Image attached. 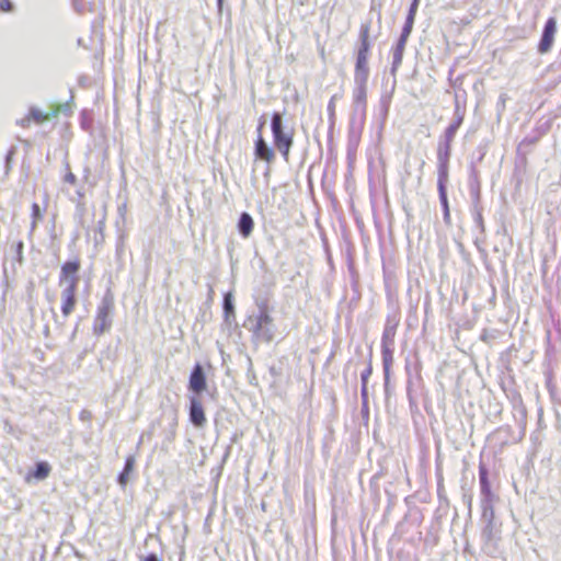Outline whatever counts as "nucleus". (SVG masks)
<instances>
[{"label": "nucleus", "mask_w": 561, "mask_h": 561, "mask_svg": "<svg viewBox=\"0 0 561 561\" xmlns=\"http://www.w3.org/2000/svg\"><path fill=\"white\" fill-rule=\"evenodd\" d=\"M362 408L368 409V386H360Z\"/></svg>", "instance_id": "35"}, {"label": "nucleus", "mask_w": 561, "mask_h": 561, "mask_svg": "<svg viewBox=\"0 0 561 561\" xmlns=\"http://www.w3.org/2000/svg\"><path fill=\"white\" fill-rule=\"evenodd\" d=\"M134 467H135V457L128 456L125 460L124 469L122 470V472H119V474L117 477V482L122 486H125L127 484V482L129 480V473L134 470Z\"/></svg>", "instance_id": "23"}, {"label": "nucleus", "mask_w": 561, "mask_h": 561, "mask_svg": "<svg viewBox=\"0 0 561 561\" xmlns=\"http://www.w3.org/2000/svg\"><path fill=\"white\" fill-rule=\"evenodd\" d=\"M420 1L421 0H412L409 11H408V14H407L408 19L415 20V15H416V12H417V9L420 5Z\"/></svg>", "instance_id": "34"}, {"label": "nucleus", "mask_w": 561, "mask_h": 561, "mask_svg": "<svg viewBox=\"0 0 561 561\" xmlns=\"http://www.w3.org/2000/svg\"><path fill=\"white\" fill-rule=\"evenodd\" d=\"M447 183H448V179H437V191H438L439 203H440V206L443 209V219L447 226H450L451 218H450V208H449V202H448V196H447Z\"/></svg>", "instance_id": "12"}, {"label": "nucleus", "mask_w": 561, "mask_h": 561, "mask_svg": "<svg viewBox=\"0 0 561 561\" xmlns=\"http://www.w3.org/2000/svg\"><path fill=\"white\" fill-rule=\"evenodd\" d=\"M369 75L354 73V111L365 115L367 100V81Z\"/></svg>", "instance_id": "7"}, {"label": "nucleus", "mask_w": 561, "mask_h": 561, "mask_svg": "<svg viewBox=\"0 0 561 561\" xmlns=\"http://www.w3.org/2000/svg\"><path fill=\"white\" fill-rule=\"evenodd\" d=\"M42 217H43V215H42V209H41L39 205L34 203L32 205V218H33L32 229H34L36 227L37 221L41 220Z\"/></svg>", "instance_id": "32"}, {"label": "nucleus", "mask_w": 561, "mask_h": 561, "mask_svg": "<svg viewBox=\"0 0 561 561\" xmlns=\"http://www.w3.org/2000/svg\"><path fill=\"white\" fill-rule=\"evenodd\" d=\"M456 115H466V101L461 102V95L459 93L455 94V111Z\"/></svg>", "instance_id": "31"}, {"label": "nucleus", "mask_w": 561, "mask_h": 561, "mask_svg": "<svg viewBox=\"0 0 561 561\" xmlns=\"http://www.w3.org/2000/svg\"><path fill=\"white\" fill-rule=\"evenodd\" d=\"M188 420L197 428H203L207 422L205 411L199 397H188Z\"/></svg>", "instance_id": "11"}, {"label": "nucleus", "mask_w": 561, "mask_h": 561, "mask_svg": "<svg viewBox=\"0 0 561 561\" xmlns=\"http://www.w3.org/2000/svg\"><path fill=\"white\" fill-rule=\"evenodd\" d=\"M254 302H255L257 312L273 311V307L270 305V295L267 293L264 295L255 296Z\"/></svg>", "instance_id": "28"}, {"label": "nucleus", "mask_w": 561, "mask_h": 561, "mask_svg": "<svg viewBox=\"0 0 561 561\" xmlns=\"http://www.w3.org/2000/svg\"><path fill=\"white\" fill-rule=\"evenodd\" d=\"M110 561H115V560H110Z\"/></svg>", "instance_id": "50"}, {"label": "nucleus", "mask_w": 561, "mask_h": 561, "mask_svg": "<svg viewBox=\"0 0 561 561\" xmlns=\"http://www.w3.org/2000/svg\"><path fill=\"white\" fill-rule=\"evenodd\" d=\"M493 499H481V519L483 523L494 522Z\"/></svg>", "instance_id": "24"}, {"label": "nucleus", "mask_w": 561, "mask_h": 561, "mask_svg": "<svg viewBox=\"0 0 561 561\" xmlns=\"http://www.w3.org/2000/svg\"><path fill=\"white\" fill-rule=\"evenodd\" d=\"M466 115H456L454 114L453 122L448 125V127L444 131V136L448 138H455L459 127L462 125Z\"/></svg>", "instance_id": "26"}, {"label": "nucleus", "mask_w": 561, "mask_h": 561, "mask_svg": "<svg viewBox=\"0 0 561 561\" xmlns=\"http://www.w3.org/2000/svg\"><path fill=\"white\" fill-rule=\"evenodd\" d=\"M271 130L275 148L285 161L289 159V151L294 145V131L284 124L283 115L274 112L271 117Z\"/></svg>", "instance_id": "2"}, {"label": "nucleus", "mask_w": 561, "mask_h": 561, "mask_svg": "<svg viewBox=\"0 0 561 561\" xmlns=\"http://www.w3.org/2000/svg\"><path fill=\"white\" fill-rule=\"evenodd\" d=\"M222 310H224V323L229 328L232 325H237L234 298H233V295L231 291H228L224 295Z\"/></svg>", "instance_id": "15"}, {"label": "nucleus", "mask_w": 561, "mask_h": 561, "mask_svg": "<svg viewBox=\"0 0 561 561\" xmlns=\"http://www.w3.org/2000/svg\"><path fill=\"white\" fill-rule=\"evenodd\" d=\"M224 1L225 0H217V7H218L219 11H221V9H222Z\"/></svg>", "instance_id": "47"}, {"label": "nucleus", "mask_w": 561, "mask_h": 561, "mask_svg": "<svg viewBox=\"0 0 561 561\" xmlns=\"http://www.w3.org/2000/svg\"><path fill=\"white\" fill-rule=\"evenodd\" d=\"M484 527L481 531V538L483 541V551L491 556L496 551V540L500 539V529L496 527L495 522L484 523Z\"/></svg>", "instance_id": "10"}, {"label": "nucleus", "mask_w": 561, "mask_h": 561, "mask_svg": "<svg viewBox=\"0 0 561 561\" xmlns=\"http://www.w3.org/2000/svg\"><path fill=\"white\" fill-rule=\"evenodd\" d=\"M58 114L59 110H53L50 112L43 113L36 107H31L28 116L21 119L20 123L23 127L28 126L30 119H33L36 124H43L44 122L56 117Z\"/></svg>", "instance_id": "16"}, {"label": "nucleus", "mask_w": 561, "mask_h": 561, "mask_svg": "<svg viewBox=\"0 0 561 561\" xmlns=\"http://www.w3.org/2000/svg\"><path fill=\"white\" fill-rule=\"evenodd\" d=\"M397 325H398L397 322L391 321L389 318L387 319V322H386V325H385V329L382 332L381 346L386 345L389 347H393L394 336H396V332H397Z\"/></svg>", "instance_id": "21"}, {"label": "nucleus", "mask_w": 561, "mask_h": 561, "mask_svg": "<svg viewBox=\"0 0 561 561\" xmlns=\"http://www.w3.org/2000/svg\"><path fill=\"white\" fill-rule=\"evenodd\" d=\"M115 307V298L112 290L108 288L99 307L93 322V333L94 335H102L103 333L110 331L113 322Z\"/></svg>", "instance_id": "3"}, {"label": "nucleus", "mask_w": 561, "mask_h": 561, "mask_svg": "<svg viewBox=\"0 0 561 561\" xmlns=\"http://www.w3.org/2000/svg\"><path fill=\"white\" fill-rule=\"evenodd\" d=\"M369 32H370V22L363 23L359 30V44L356 50V62H355V72L362 75H369L368 68V56L370 50V41H369Z\"/></svg>", "instance_id": "4"}, {"label": "nucleus", "mask_w": 561, "mask_h": 561, "mask_svg": "<svg viewBox=\"0 0 561 561\" xmlns=\"http://www.w3.org/2000/svg\"><path fill=\"white\" fill-rule=\"evenodd\" d=\"M479 482L481 490V499H494L489 480V470L482 462L479 465Z\"/></svg>", "instance_id": "18"}, {"label": "nucleus", "mask_w": 561, "mask_h": 561, "mask_svg": "<svg viewBox=\"0 0 561 561\" xmlns=\"http://www.w3.org/2000/svg\"><path fill=\"white\" fill-rule=\"evenodd\" d=\"M271 313L272 311H262L247 318L243 327L252 333L253 339L265 343L274 340L276 327Z\"/></svg>", "instance_id": "1"}, {"label": "nucleus", "mask_w": 561, "mask_h": 561, "mask_svg": "<svg viewBox=\"0 0 561 561\" xmlns=\"http://www.w3.org/2000/svg\"><path fill=\"white\" fill-rule=\"evenodd\" d=\"M14 152H15V148H14V147H12V148L8 151V153H7V156H5V163H7V167L9 165V163H10V161H11V159H12V157H13Z\"/></svg>", "instance_id": "43"}, {"label": "nucleus", "mask_w": 561, "mask_h": 561, "mask_svg": "<svg viewBox=\"0 0 561 561\" xmlns=\"http://www.w3.org/2000/svg\"><path fill=\"white\" fill-rule=\"evenodd\" d=\"M328 112L331 118L334 117L335 112V96H332L329 104H328Z\"/></svg>", "instance_id": "41"}, {"label": "nucleus", "mask_w": 561, "mask_h": 561, "mask_svg": "<svg viewBox=\"0 0 561 561\" xmlns=\"http://www.w3.org/2000/svg\"><path fill=\"white\" fill-rule=\"evenodd\" d=\"M382 369H383V388L386 394L389 392L390 369L393 363V347L381 346Z\"/></svg>", "instance_id": "14"}, {"label": "nucleus", "mask_w": 561, "mask_h": 561, "mask_svg": "<svg viewBox=\"0 0 561 561\" xmlns=\"http://www.w3.org/2000/svg\"><path fill=\"white\" fill-rule=\"evenodd\" d=\"M23 249H24V243L23 241H18L15 244H14V250H15V254H16V261L22 264L23 263Z\"/></svg>", "instance_id": "36"}, {"label": "nucleus", "mask_w": 561, "mask_h": 561, "mask_svg": "<svg viewBox=\"0 0 561 561\" xmlns=\"http://www.w3.org/2000/svg\"><path fill=\"white\" fill-rule=\"evenodd\" d=\"M408 38H409V36L400 34V36L397 41V44L405 47Z\"/></svg>", "instance_id": "42"}, {"label": "nucleus", "mask_w": 561, "mask_h": 561, "mask_svg": "<svg viewBox=\"0 0 561 561\" xmlns=\"http://www.w3.org/2000/svg\"><path fill=\"white\" fill-rule=\"evenodd\" d=\"M66 169L68 170L67 173L65 174V178H64V181L66 183H69L71 185H75L77 183V176L69 170V163L66 162Z\"/></svg>", "instance_id": "38"}, {"label": "nucleus", "mask_w": 561, "mask_h": 561, "mask_svg": "<svg viewBox=\"0 0 561 561\" xmlns=\"http://www.w3.org/2000/svg\"><path fill=\"white\" fill-rule=\"evenodd\" d=\"M254 156L256 159L264 160L267 164L272 163L275 159V152L273 148L268 146L262 135H257L254 142Z\"/></svg>", "instance_id": "13"}, {"label": "nucleus", "mask_w": 561, "mask_h": 561, "mask_svg": "<svg viewBox=\"0 0 561 561\" xmlns=\"http://www.w3.org/2000/svg\"><path fill=\"white\" fill-rule=\"evenodd\" d=\"M80 268L81 262L78 256H76L72 260L66 261L60 268L58 280L59 286L77 290Z\"/></svg>", "instance_id": "5"}, {"label": "nucleus", "mask_w": 561, "mask_h": 561, "mask_svg": "<svg viewBox=\"0 0 561 561\" xmlns=\"http://www.w3.org/2000/svg\"><path fill=\"white\" fill-rule=\"evenodd\" d=\"M407 392H408V396H410V389L408 388L407 389ZM411 399V397H409Z\"/></svg>", "instance_id": "49"}, {"label": "nucleus", "mask_w": 561, "mask_h": 561, "mask_svg": "<svg viewBox=\"0 0 561 561\" xmlns=\"http://www.w3.org/2000/svg\"><path fill=\"white\" fill-rule=\"evenodd\" d=\"M271 173V168L267 167L266 170H265V173H264V176L267 178Z\"/></svg>", "instance_id": "48"}, {"label": "nucleus", "mask_w": 561, "mask_h": 561, "mask_svg": "<svg viewBox=\"0 0 561 561\" xmlns=\"http://www.w3.org/2000/svg\"><path fill=\"white\" fill-rule=\"evenodd\" d=\"M404 49H405L404 46H400V45L396 44V46L392 50V64H391V69H390V72L392 76H396V72L398 71L399 67L402 64Z\"/></svg>", "instance_id": "25"}, {"label": "nucleus", "mask_w": 561, "mask_h": 561, "mask_svg": "<svg viewBox=\"0 0 561 561\" xmlns=\"http://www.w3.org/2000/svg\"><path fill=\"white\" fill-rule=\"evenodd\" d=\"M371 374H373V352L370 351L368 360H367V366L360 374V383L368 386V380H369Z\"/></svg>", "instance_id": "30"}, {"label": "nucleus", "mask_w": 561, "mask_h": 561, "mask_svg": "<svg viewBox=\"0 0 561 561\" xmlns=\"http://www.w3.org/2000/svg\"><path fill=\"white\" fill-rule=\"evenodd\" d=\"M56 110H59V113H67L70 111V105L68 103L60 104Z\"/></svg>", "instance_id": "44"}, {"label": "nucleus", "mask_w": 561, "mask_h": 561, "mask_svg": "<svg viewBox=\"0 0 561 561\" xmlns=\"http://www.w3.org/2000/svg\"><path fill=\"white\" fill-rule=\"evenodd\" d=\"M0 11H2V12L13 11V3L10 0H0Z\"/></svg>", "instance_id": "39"}, {"label": "nucleus", "mask_w": 561, "mask_h": 561, "mask_svg": "<svg viewBox=\"0 0 561 561\" xmlns=\"http://www.w3.org/2000/svg\"><path fill=\"white\" fill-rule=\"evenodd\" d=\"M265 123H266L265 119L263 117H261L257 128H256L257 135H262V129H263Z\"/></svg>", "instance_id": "45"}, {"label": "nucleus", "mask_w": 561, "mask_h": 561, "mask_svg": "<svg viewBox=\"0 0 561 561\" xmlns=\"http://www.w3.org/2000/svg\"><path fill=\"white\" fill-rule=\"evenodd\" d=\"M51 471V467L47 461H37L34 466L33 471L28 474L38 481L45 480Z\"/></svg>", "instance_id": "22"}, {"label": "nucleus", "mask_w": 561, "mask_h": 561, "mask_svg": "<svg viewBox=\"0 0 561 561\" xmlns=\"http://www.w3.org/2000/svg\"><path fill=\"white\" fill-rule=\"evenodd\" d=\"M140 561H163L162 558H160L157 553L150 552L146 556L139 557Z\"/></svg>", "instance_id": "40"}, {"label": "nucleus", "mask_w": 561, "mask_h": 561, "mask_svg": "<svg viewBox=\"0 0 561 561\" xmlns=\"http://www.w3.org/2000/svg\"><path fill=\"white\" fill-rule=\"evenodd\" d=\"M77 290L70 288H64L61 291V312L64 317H68L75 309L77 304L76 298Z\"/></svg>", "instance_id": "19"}, {"label": "nucleus", "mask_w": 561, "mask_h": 561, "mask_svg": "<svg viewBox=\"0 0 561 561\" xmlns=\"http://www.w3.org/2000/svg\"><path fill=\"white\" fill-rule=\"evenodd\" d=\"M254 229V220L252 216L248 211H242L239 216L238 222H237V230L239 234L248 239Z\"/></svg>", "instance_id": "17"}, {"label": "nucleus", "mask_w": 561, "mask_h": 561, "mask_svg": "<svg viewBox=\"0 0 561 561\" xmlns=\"http://www.w3.org/2000/svg\"><path fill=\"white\" fill-rule=\"evenodd\" d=\"M556 33H557V19L554 16H550L543 25L540 41L538 43L537 50L539 54L543 55L551 50L553 43H554Z\"/></svg>", "instance_id": "9"}, {"label": "nucleus", "mask_w": 561, "mask_h": 561, "mask_svg": "<svg viewBox=\"0 0 561 561\" xmlns=\"http://www.w3.org/2000/svg\"><path fill=\"white\" fill-rule=\"evenodd\" d=\"M470 195L472 199V207L481 206V190L480 183L474 176V181L470 183Z\"/></svg>", "instance_id": "29"}, {"label": "nucleus", "mask_w": 561, "mask_h": 561, "mask_svg": "<svg viewBox=\"0 0 561 561\" xmlns=\"http://www.w3.org/2000/svg\"><path fill=\"white\" fill-rule=\"evenodd\" d=\"M535 142H536V138H525V139L522 141V145H525V144L534 145Z\"/></svg>", "instance_id": "46"}, {"label": "nucleus", "mask_w": 561, "mask_h": 561, "mask_svg": "<svg viewBox=\"0 0 561 561\" xmlns=\"http://www.w3.org/2000/svg\"><path fill=\"white\" fill-rule=\"evenodd\" d=\"M71 4L73 10L79 14H82L87 9V2L84 0H72Z\"/></svg>", "instance_id": "33"}, {"label": "nucleus", "mask_w": 561, "mask_h": 561, "mask_svg": "<svg viewBox=\"0 0 561 561\" xmlns=\"http://www.w3.org/2000/svg\"><path fill=\"white\" fill-rule=\"evenodd\" d=\"M163 416H167L169 419V428L165 435V439L172 442L176 436V426L179 419L178 409L173 405H170L163 411Z\"/></svg>", "instance_id": "20"}, {"label": "nucleus", "mask_w": 561, "mask_h": 561, "mask_svg": "<svg viewBox=\"0 0 561 561\" xmlns=\"http://www.w3.org/2000/svg\"><path fill=\"white\" fill-rule=\"evenodd\" d=\"M454 138L442 136L437 147V179H448L449 159L451 154V142Z\"/></svg>", "instance_id": "6"}, {"label": "nucleus", "mask_w": 561, "mask_h": 561, "mask_svg": "<svg viewBox=\"0 0 561 561\" xmlns=\"http://www.w3.org/2000/svg\"><path fill=\"white\" fill-rule=\"evenodd\" d=\"M414 20L405 18L401 34L410 36L413 30Z\"/></svg>", "instance_id": "37"}, {"label": "nucleus", "mask_w": 561, "mask_h": 561, "mask_svg": "<svg viewBox=\"0 0 561 561\" xmlns=\"http://www.w3.org/2000/svg\"><path fill=\"white\" fill-rule=\"evenodd\" d=\"M188 391L191 396L199 397L207 389V377L204 367L201 363H196L188 377Z\"/></svg>", "instance_id": "8"}, {"label": "nucleus", "mask_w": 561, "mask_h": 561, "mask_svg": "<svg viewBox=\"0 0 561 561\" xmlns=\"http://www.w3.org/2000/svg\"><path fill=\"white\" fill-rule=\"evenodd\" d=\"M482 210H483L482 206L471 207V213L473 216L474 225L479 229L480 234L484 238L485 226H484V221H483V217H482Z\"/></svg>", "instance_id": "27"}]
</instances>
